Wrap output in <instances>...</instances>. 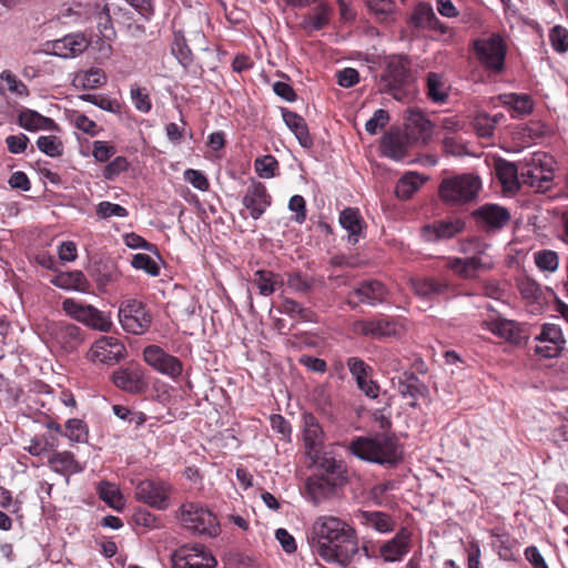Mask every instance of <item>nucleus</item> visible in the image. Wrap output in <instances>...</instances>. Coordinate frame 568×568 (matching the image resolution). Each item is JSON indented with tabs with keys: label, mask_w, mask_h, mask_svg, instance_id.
I'll list each match as a JSON object with an SVG mask.
<instances>
[{
	"label": "nucleus",
	"mask_w": 568,
	"mask_h": 568,
	"mask_svg": "<svg viewBox=\"0 0 568 568\" xmlns=\"http://www.w3.org/2000/svg\"><path fill=\"white\" fill-rule=\"evenodd\" d=\"M518 290L523 298L534 302L541 295L540 286L530 278H523L518 282Z\"/></svg>",
	"instance_id": "obj_64"
},
{
	"label": "nucleus",
	"mask_w": 568,
	"mask_h": 568,
	"mask_svg": "<svg viewBox=\"0 0 568 568\" xmlns=\"http://www.w3.org/2000/svg\"><path fill=\"white\" fill-rule=\"evenodd\" d=\"M342 483L328 478L325 475H313L306 480V491L314 504H320L329 495H332L337 486Z\"/></svg>",
	"instance_id": "obj_29"
},
{
	"label": "nucleus",
	"mask_w": 568,
	"mask_h": 568,
	"mask_svg": "<svg viewBox=\"0 0 568 568\" xmlns=\"http://www.w3.org/2000/svg\"><path fill=\"white\" fill-rule=\"evenodd\" d=\"M116 17L122 9L110 6L108 3L94 2V3H78L73 8L69 9L70 14H77L78 17L84 16L88 20H94L98 24L99 31L104 39H112L115 36V31L112 26V16Z\"/></svg>",
	"instance_id": "obj_11"
},
{
	"label": "nucleus",
	"mask_w": 568,
	"mask_h": 568,
	"mask_svg": "<svg viewBox=\"0 0 568 568\" xmlns=\"http://www.w3.org/2000/svg\"><path fill=\"white\" fill-rule=\"evenodd\" d=\"M38 149L44 154L55 158L62 154L63 145L59 138L54 135H41L37 140Z\"/></svg>",
	"instance_id": "obj_56"
},
{
	"label": "nucleus",
	"mask_w": 568,
	"mask_h": 568,
	"mask_svg": "<svg viewBox=\"0 0 568 568\" xmlns=\"http://www.w3.org/2000/svg\"><path fill=\"white\" fill-rule=\"evenodd\" d=\"M278 311L296 322H316V315L311 308L303 307L300 303L291 298H285L278 306Z\"/></svg>",
	"instance_id": "obj_43"
},
{
	"label": "nucleus",
	"mask_w": 568,
	"mask_h": 568,
	"mask_svg": "<svg viewBox=\"0 0 568 568\" xmlns=\"http://www.w3.org/2000/svg\"><path fill=\"white\" fill-rule=\"evenodd\" d=\"M549 40L554 50L558 53L568 51V30L561 26H555L549 31Z\"/></svg>",
	"instance_id": "obj_60"
},
{
	"label": "nucleus",
	"mask_w": 568,
	"mask_h": 568,
	"mask_svg": "<svg viewBox=\"0 0 568 568\" xmlns=\"http://www.w3.org/2000/svg\"><path fill=\"white\" fill-rule=\"evenodd\" d=\"M173 493L174 487L160 478L140 480L134 490L136 500L156 510H166L171 507Z\"/></svg>",
	"instance_id": "obj_10"
},
{
	"label": "nucleus",
	"mask_w": 568,
	"mask_h": 568,
	"mask_svg": "<svg viewBox=\"0 0 568 568\" xmlns=\"http://www.w3.org/2000/svg\"><path fill=\"white\" fill-rule=\"evenodd\" d=\"M332 16V8L329 4L321 1L307 16V24L314 30H321L328 24Z\"/></svg>",
	"instance_id": "obj_51"
},
{
	"label": "nucleus",
	"mask_w": 568,
	"mask_h": 568,
	"mask_svg": "<svg viewBox=\"0 0 568 568\" xmlns=\"http://www.w3.org/2000/svg\"><path fill=\"white\" fill-rule=\"evenodd\" d=\"M58 447V439L52 435H37L29 440L24 449L32 456H43Z\"/></svg>",
	"instance_id": "obj_47"
},
{
	"label": "nucleus",
	"mask_w": 568,
	"mask_h": 568,
	"mask_svg": "<svg viewBox=\"0 0 568 568\" xmlns=\"http://www.w3.org/2000/svg\"><path fill=\"white\" fill-rule=\"evenodd\" d=\"M471 216L478 227L487 233L503 230L510 221V212L505 206L485 203L477 207Z\"/></svg>",
	"instance_id": "obj_16"
},
{
	"label": "nucleus",
	"mask_w": 568,
	"mask_h": 568,
	"mask_svg": "<svg viewBox=\"0 0 568 568\" xmlns=\"http://www.w3.org/2000/svg\"><path fill=\"white\" fill-rule=\"evenodd\" d=\"M534 260L537 267L541 272L554 273L559 266V256L555 251L540 250L534 254Z\"/></svg>",
	"instance_id": "obj_52"
},
{
	"label": "nucleus",
	"mask_w": 568,
	"mask_h": 568,
	"mask_svg": "<svg viewBox=\"0 0 568 568\" xmlns=\"http://www.w3.org/2000/svg\"><path fill=\"white\" fill-rule=\"evenodd\" d=\"M397 389L402 397L412 398V402L408 403L412 407H415L417 398L424 396L427 392L424 383L413 373L405 374L404 378L399 379Z\"/></svg>",
	"instance_id": "obj_39"
},
{
	"label": "nucleus",
	"mask_w": 568,
	"mask_h": 568,
	"mask_svg": "<svg viewBox=\"0 0 568 568\" xmlns=\"http://www.w3.org/2000/svg\"><path fill=\"white\" fill-rule=\"evenodd\" d=\"M487 328L496 336L501 337L513 344L519 345L526 338L524 331L518 323L497 318L487 323Z\"/></svg>",
	"instance_id": "obj_30"
},
{
	"label": "nucleus",
	"mask_w": 568,
	"mask_h": 568,
	"mask_svg": "<svg viewBox=\"0 0 568 568\" xmlns=\"http://www.w3.org/2000/svg\"><path fill=\"white\" fill-rule=\"evenodd\" d=\"M409 286L416 296L425 300L443 296L450 292V285L446 280L434 277H413L409 280Z\"/></svg>",
	"instance_id": "obj_27"
},
{
	"label": "nucleus",
	"mask_w": 568,
	"mask_h": 568,
	"mask_svg": "<svg viewBox=\"0 0 568 568\" xmlns=\"http://www.w3.org/2000/svg\"><path fill=\"white\" fill-rule=\"evenodd\" d=\"M88 38L81 33H70L61 39H57L49 43V49L52 54L70 59L80 55L89 47Z\"/></svg>",
	"instance_id": "obj_25"
},
{
	"label": "nucleus",
	"mask_w": 568,
	"mask_h": 568,
	"mask_svg": "<svg viewBox=\"0 0 568 568\" xmlns=\"http://www.w3.org/2000/svg\"><path fill=\"white\" fill-rule=\"evenodd\" d=\"M412 534L402 527L396 535L379 546V555L387 562L400 561L410 550Z\"/></svg>",
	"instance_id": "obj_23"
},
{
	"label": "nucleus",
	"mask_w": 568,
	"mask_h": 568,
	"mask_svg": "<svg viewBox=\"0 0 568 568\" xmlns=\"http://www.w3.org/2000/svg\"><path fill=\"white\" fill-rule=\"evenodd\" d=\"M283 120L287 128L294 133L300 144L303 148H310L313 144V140L310 135L305 120L293 111H283Z\"/></svg>",
	"instance_id": "obj_38"
},
{
	"label": "nucleus",
	"mask_w": 568,
	"mask_h": 568,
	"mask_svg": "<svg viewBox=\"0 0 568 568\" xmlns=\"http://www.w3.org/2000/svg\"><path fill=\"white\" fill-rule=\"evenodd\" d=\"M242 203L253 220H258L272 204V196L266 186L258 181H252L247 186Z\"/></svg>",
	"instance_id": "obj_22"
},
{
	"label": "nucleus",
	"mask_w": 568,
	"mask_h": 568,
	"mask_svg": "<svg viewBox=\"0 0 568 568\" xmlns=\"http://www.w3.org/2000/svg\"><path fill=\"white\" fill-rule=\"evenodd\" d=\"M412 19L415 26L420 28L427 29L428 26L438 24V18L436 17L432 6L428 3H419L414 10Z\"/></svg>",
	"instance_id": "obj_53"
},
{
	"label": "nucleus",
	"mask_w": 568,
	"mask_h": 568,
	"mask_svg": "<svg viewBox=\"0 0 568 568\" xmlns=\"http://www.w3.org/2000/svg\"><path fill=\"white\" fill-rule=\"evenodd\" d=\"M320 464L321 469L323 473L320 475L328 476V478H332L334 480H337L338 483H344V465L341 460L335 459L334 457L324 456L321 457L316 462Z\"/></svg>",
	"instance_id": "obj_50"
},
{
	"label": "nucleus",
	"mask_w": 568,
	"mask_h": 568,
	"mask_svg": "<svg viewBox=\"0 0 568 568\" xmlns=\"http://www.w3.org/2000/svg\"><path fill=\"white\" fill-rule=\"evenodd\" d=\"M352 331L357 335L382 339L385 337L400 335L403 326L394 320L379 316L354 322L352 325Z\"/></svg>",
	"instance_id": "obj_17"
},
{
	"label": "nucleus",
	"mask_w": 568,
	"mask_h": 568,
	"mask_svg": "<svg viewBox=\"0 0 568 568\" xmlns=\"http://www.w3.org/2000/svg\"><path fill=\"white\" fill-rule=\"evenodd\" d=\"M143 357L144 361L156 372L166 375L172 379H178L183 372L181 361L178 357L168 354L156 345L146 346L143 351Z\"/></svg>",
	"instance_id": "obj_20"
},
{
	"label": "nucleus",
	"mask_w": 568,
	"mask_h": 568,
	"mask_svg": "<svg viewBox=\"0 0 568 568\" xmlns=\"http://www.w3.org/2000/svg\"><path fill=\"white\" fill-rule=\"evenodd\" d=\"M490 536L493 538L491 545L497 549L498 556L504 559L508 560L511 558V541L509 536L500 530H491Z\"/></svg>",
	"instance_id": "obj_55"
},
{
	"label": "nucleus",
	"mask_w": 568,
	"mask_h": 568,
	"mask_svg": "<svg viewBox=\"0 0 568 568\" xmlns=\"http://www.w3.org/2000/svg\"><path fill=\"white\" fill-rule=\"evenodd\" d=\"M536 355L542 358H555L562 352L566 339L561 328L552 323H545L534 338Z\"/></svg>",
	"instance_id": "obj_15"
},
{
	"label": "nucleus",
	"mask_w": 568,
	"mask_h": 568,
	"mask_svg": "<svg viewBox=\"0 0 568 568\" xmlns=\"http://www.w3.org/2000/svg\"><path fill=\"white\" fill-rule=\"evenodd\" d=\"M349 450L363 460L381 465H395L402 456L395 437L386 434L357 437L349 444Z\"/></svg>",
	"instance_id": "obj_3"
},
{
	"label": "nucleus",
	"mask_w": 568,
	"mask_h": 568,
	"mask_svg": "<svg viewBox=\"0 0 568 568\" xmlns=\"http://www.w3.org/2000/svg\"><path fill=\"white\" fill-rule=\"evenodd\" d=\"M498 99L504 106L514 112L513 118L528 115L534 110V102L528 94L505 93L500 94Z\"/></svg>",
	"instance_id": "obj_37"
},
{
	"label": "nucleus",
	"mask_w": 568,
	"mask_h": 568,
	"mask_svg": "<svg viewBox=\"0 0 568 568\" xmlns=\"http://www.w3.org/2000/svg\"><path fill=\"white\" fill-rule=\"evenodd\" d=\"M383 154L399 161L406 155V146L403 139L395 134H387L382 140Z\"/></svg>",
	"instance_id": "obj_48"
},
{
	"label": "nucleus",
	"mask_w": 568,
	"mask_h": 568,
	"mask_svg": "<svg viewBox=\"0 0 568 568\" xmlns=\"http://www.w3.org/2000/svg\"><path fill=\"white\" fill-rule=\"evenodd\" d=\"M465 229V223L459 217L436 220L420 227V239L426 243H439L448 241Z\"/></svg>",
	"instance_id": "obj_18"
},
{
	"label": "nucleus",
	"mask_w": 568,
	"mask_h": 568,
	"mask_svg": "<svg viewBox=\"0 0 568 568\" xmlns=\"http://www.w3.org/2000/svg\"><path fill=\"white\" fill-rule=\"evenodd\" d=\"M427 95L435 103H444L448 98L449 84L440 73L429 72L426 78Z\"/></svg>",
	"instance_id": "obj_41"
},
{
	"label": "nucleus",
	"mask_w": 568,
	"mask_h": 568,
	"mask_svg": "<svg viewBox=\"0 0 568 568\" xmlns=\"http://www.w3.org/2000/svg\"><path fill=\"white\" fill-rule=\"evenodd\" d=\"M173 568H215L216 559L203 546L184 545L171 557Z\"/></svg>",
	"instance_id": "obj_14"
},
{
	"label": "nucleus",
	"mask_w": 568,
	"mask_h": 568,
	"mask_svg": "<svg viewBox=\"0 0 568 568\" xmlns=\"http://www.w3.org/2000/svg\"><path fill=\"white\" fill-rule=\"evenodd\" d=\"M357 518L359 523L379 534H388L395 529L396 521L386 513L362 510Z\"/></svg>",
	"instance_id": "obj_32"
},
{
	"label": "nucleus",
	"mask_w": 568,
	"mask_h": 568,
	"mask_svg": "<svg viewBox=\"0 0 568 568\" xmlns=\"http://www.w3.org/2000/svg\"><path fill=\"white\" fill-rule=\"evenodd\" d=\"M125 355V346L115 337L102 336L91 346L88 358L94 363L114 365Z\"/></svg>",
	"instance_id": "obj_21"
},
{
	"label": "nucleus",
	"mask_w": 568,
	"mask_h": 568,
	"mask_svg": "<svg viewBox=\"0 0 568 568\" xmlns=\"http://www.w3.org/2000/svg\"><path fill=\"white\" fill-rule=\"evenodd\" d=\"M131 264L134 268L142 270L151 276H156L160 273L156 262L144 253L134 254Z\"/></svg>",
	"instance_id": "obj_61"
},
{
	"label": "nucleus",
	"mask_w": 568,
	"mask_h": 568,
	"mask_svg": "<svg viewBox=\"0 0 568 568\" xmlns=\"http://www.w3.org/2000/svg\"><path fill=\"white\" fill-rule=\"evenodd\" d=\"M18 124L27 131H54L57 124L51 118H47L31 109H22L18 114Z\"/></svg>",
	"instance_id": "obj_33"
},
{
	"label": "nucleus",
	"mask_w": 568,
	"mask_h": 568,
	"mask_svg": "<svg viewBox=\"0 0 568 568\" xmlns=\"http://www.w3.org/2000/svg\"><path fill=\"white\" fill-rule=\"evenodd\" d=\"M0 79L7 83L8 90L19 97H27L29 90L27 85L19 80L12 72L4 70L0 74Z\"/></svg>",
	"instance_id": "obj_62"
},
{
	"label": "nucleus",
	"mask_w": 568,
	"mask_h": 568,
	"mask_svg": "<svg viewBox=\"0 0 568 568\" xmlns=\"http://www.w3.org/2000/svg\"><path fill=\"white\" fill-rule=\"evenodd\" d=\"M407 136L416 142L427 143L433 135V123L418 109H409L405 116Z\"/></svg>",
	"instance_id": "obj_26"
},
{
	"label": "nucleus",
	"mask_w": 568,
	"mask_h": 568,
	"mask_svg": "<svg viewBox=\"0 0 568 568\" xmlns=\"http://www.w3.org/2000/svg\"><path fill=\"white\" fill-rule=\"evenodd\" d=\"M41 335L50 348L63 354L75 352L84 342V332L79 326L64 321H47Z\"/></svg>",
	"instance_id": "obj_7"
},
{
	"label": "nucleus",
	"mask_w": 568,
	"mask_h": 568,
	"mask_svg": "<svg viewBox=\"0 0 568 568\" xmlns=\"http://www.w3.org/2000/svg\"><path fill=\"white\" fill-rule=\"evenodd\" d=\"M51 283L65 291L84 292L88 287V281L81 271H71L55 275Z\"/></svg>",
	"instance_id": "obj_42"
},
{
	"label": "nucleus",
	"mask_w": 568,
	"mask_h": 568,
	"mask_svg": "<svg viewBox=\"0 0 568 568\" xmlns=\"http://www.w3.org/2000/svg\"><path fill=\"white\" fill-rule=\"evenodd\" d=\"M50 468L61 475H73L82 471V466L71 452H54L48 459Z\"/></svg>",
	"instance_id": "obj_36"
},
{
	"label": "nucleus",
	"mask_w": 568,
	"mask_h": 568,
	"mask_svg": "<svg viewBox=\"0 0 568 568\" xmlns=\"http://www.w3.org/2000/svg\"><path fill=\"white\" fill-rule=\"evenodd\" d=\"M554 158L545 152H535L520 160V176L524 185L536 192H546L551 187L555 170Z\"/></svg>",
	"instance_id": "obj_5"
},
{
	"label": "nucleus",
	"mask_w": 568,
	"mask_h": 568,
	"mask_svg": "<svg viewBox=\"0 0 568 568\" xmlns=\"http://www.w3.org/2000/svg\"><path fill=\"white\" fill-rule=\"evenodd\" d=\"M62 310L72 320L99 332L108 333L113 326L108 313L74 298H65L62 302Z\"/></svg>",
	"instance_id": "obj_8"
},
{
	"label": "nucleus",
	"mask_w": 568,
	"mask_h": 568,
	"mask_svg": "<svg viewBox=\"0 0 568 568\" xmlns=\"http://www.w3.org/2000/svg\"><path fill=\"white\" fill-rule=\"evenodd\" d=\"M312 555L326 564L346 566L358 550L355 528L334 515L317 516L305 532Z\"/></svg>",
	"instance_id": "obj_1"
},
{
	"label": "nucleus",
	"mask_w": 568,
	"mask_h": 568,
	"mask_svg": "<svg viewBox=\"0 0 568 568\" xmlns=\"http://www.w3.org/2000/svg\"><path fill=\"white\" fill-rule=\"evenodd\" d=\"M496 174L507 192H516L524 185L520 176V162L518 164L500 161L496 164Z\"/></svg>",
	"instance_id": "obj_34"
},
{
	"label": "nucleus",
	"mask_w": 568,
	"mask_h": 568,
	"mask_svg": "<svg viewBox=\"0 0 568 568\" xmlns=\"http://www.w3.org/2000/svg\"><path fill=\"white\" fill-rule=\"evenodd\" d=\"M119 320L124 331L140 335L151 326V315L143 303L136 300H128L120 305Z\"/></svg>",
	"instance_id": "obj_12"
},
{
	"label": "nucleus",
	"mask_w": 568,
	"mask_h": 568,
	"mask_svg": "<svg viewBox=\"0 0 568 568\" xmlns=\"http://www.w3.org/2000/svg\"><path fill=\"white\" fill-rule=\"evenodd\" d=\"M490 244L479 237L463 241L459 252L465 257L449 256L446 258V267L463 280H474L479 273L494 267V260L488 253Z\"/></svg>",
	"instance_id": "obj_2"
},
{
	"label": "nucleus",
	"mask_w": 568,
	"mask_h": 568,
	"mask_svg": "<svg viewBox=\"0 0 568 568\" xmlns=\"http://www.w3.org/2000/svg\"><path fill=\"white\" fill-rule=\"evenodd\" d=\"M63 436L72 443H87L89 438V428L82 419L71 418L68 419L64 425Z\"/></svg>",
	"instance_id": "obj_49"
},
{
	"label": "nucleus",
	"mask_w": 568,
	"mask_h": 568,
	"mask_svg": "<svg viewBox=\"0 0 568 568\" xmlns=\"http://www.w3.org/2000/svg\"><path fill=\"white\" fill-rule=\"evenodd\" d=\"M353 295L357 297L359 303L376 305L385 301L387 290L378 281H367L355 288Z\"/></svg>",
	"instance_id": "obj_35"
},
{
	"label": "nucleus",
	"mask_w": 568,
	"mask_h": 568,
	"mask_svg": "<svg viewBox=\"0 0 568 568\" xmlns=\"http://www.w3.org/2000/svg\"><path fill=\"white\" fill-rule=\"evenodd\" d=\"M357 387L369 398H377L379 386L371 378L372 367L359 357H349L346 362Z\"/></svg>",
	"instance_id": "obj_24"
},
{
	"label": "nucleus",
	"mask_w": 568,
	"mask_h": 568,
	"mask_svg": "<svg viewBox=\"0 0 568 568\" xmlns=\"http://www.w3.org/2000/svg\"><path fill=\"white\" fill-rule=\"evenodd\" d=\"M302 434L306 456L312 462H317L324 447L325 433L318 419L311 413L302 415Z\"/></svg>",
	"instance_id": "obj_19"
},
{
	"label": "nucleus",
	"mask_w": 568,
	"mask_h": 568,
	"mask_svg": "<svg viewBox=\"0 0 568 568\" xmlns=\"http://www.w3.org/2000/svg\"><path fill=\"white\" fill-rule=\"evenodd\" d=\"M106 82V75L100 68L81 70L73 77L72 84L78 89L93 90Z\"/></svg>",
	"instance_id": "obj_40"
},
{
	"label": "nucleus",
	"mask_w": 568,
	"mask_h": 568,
	"mask_svg": "<svg viewBox=\"0 0 568 568\" xmlns=\"http://www.w3.org/2000/svg\"><path fill=\"white\" fill-rule=\"evenodd\" d=\"M130 97L134 108L142 112L149 113L152 109V101L146 88L132 84L130 89Z\"/></svg>",
	"instance_id": "obj_54"
},
{
	"label": "nucleus",
	"mask_w": 568,
	"mask_h": 568,
	"mask_svg": "<svg viewBox=\"0 0 568 568\" xmlns=\"http://www.w3.org/2000/svg\"><path fill=\"white\" fill-rule=\"evenodd\" d=\"M478 61L488 70L499 73L504 69L506 49L499 36L478 39L474 42Z\"/></svg>",
	"instance_id": "obj_13"
},
{
	"label": "nucleus",
	"mask_w": 568,
	"mask_h": 568,
	"mask_svg": "<svg viewBox=\"0 0 568 568\" xmlns=\"http://www.w3.org/2000/svg\"><path fill=\"white\" fill-rule=\"evenodd\" d=\"M278 162L273 155H264L257 158L254 162V169L258 176L263 179H271L275 175V170Z\"/></svg>",
	"instance_id": "obj_58"
},
{
	"label": "nucleus",
	"mask_w": 568,
	"mask_h": 568,
	"mask_svg": "<svg viewBox=\"0 0 568 568\" xmlns=\"http://www.w3.org/2000/svg\"><path fill=\"white\" fill-rule=\"evenodd\" d=\"M113 383L118 388L131 394H139L146 386L143 371L138 366L125 367L114 372Z\"/></svg>",
	"instance_id": "obj_28"
},
{
	"label": "nucleus",
	"mask_w": 568,
	"mask_h": 568,
	"mask_svg": "<svg viewBox=\"0 0 568 568\" xmlns=\"http://www.w3.org/2000/svg\"><path fill=\"white\" fill-rule=\"evenodd\" d=\"M99 497L111 508L121 511L125 506L124 497L115 484L102 481L98 486Z\"/></svg>",
	"instance_id": "obj_46"
},
{
	"label": "nucleus",
	"mask_w": 568,
	"mask_h": 568,
	"mask_svg": "<svg viewBox=\"0 0 568 568\" xmlns=\"http://www.w3.org/2000/svg\"><path fill=\"white\" fill-rule=\"evenodd\" d=\"M425 181L426 179L416 172H408L404 174L396 184V196L400 200L410 199L412 195L425 183Z\"/></svg>",
	"instance_id": "obj_44"
},
{
	"label": "nucleus",
	"mask_w": 568,
	"mask_h": 568,
	"mask_svg": "<svg viewBox=\"0 0 568 568\" xmlns=\"http://www.w3.org/2000/svg\"><path fill=\"white\" fill-rule=\"evenodd\" d=\"M474 129L480 138H491L496 128V120L485 112H479L473 121Z\"/></svg>",
	"instance_id": "obj_57"
},
{
	"label": "nucleus",
	"mask_w": 568,
	"mask_h": 568,
	"mask_svg": "<svg viewBox=\"0 0 568 568\" xmlns=\"http://www.w3.org/2000/svg\"><path fill=\"white\" fill-rule=\"evenodd\" d=\"M481 189L479 176L464 173L443 179L438 194L447 205H464L475 200Z\"/></svg>",
	"instance_id": "obj_6"
},
{
	"label": "nucleus",
	"mask_w": 568,
	"mask_h": 568,
	"mask_svg": "<svg viewBox=\"0 0 568 568\" xmlns=\"http://www.w3.org/2000/svg\"><path fill=\"white\" fill-rule=\"evenodd\" d=\"M97 215L100 219H109V217H126L129 215L128 210L116 203H112L109 201H102L97 205Z\"/></svg>",
	"instance_id": "obj_59"
},
{
	"label": "nucleus",
	"mask_w": 568,
	"mask_h": 568,
	"mask_svg": "<svg viewBox=\"0 0 568 568\" xmlns=\"http://www.w3.org/2000/svg\"><path fill=\"white\" fill-rule=\"evenodd\" d=\"M81 99L84 101H88L100 109L111 112V113H118L120 111V104L118 101L112 100L104 95H97V94H84L81 95Z\"/></svg>",
	"instance_id": "obj_63"
},
{
	"label": "nucleus",
	"mask_w": 568,
	"mask_h": 568,
	"mask_svg": "<svg viewBox=\"0 0 568 568\" xmlns=\"http://www.w3.org/2000/svg\"><path fill=\"white\" fill-rule=\"evenodd\" d=\"M253 283L261 295L270 296L282 285L283 282L280 275L271 271L258 270L254 273Z\"/></svg>",
	"instance_id": "obj_45"
},
{
	"label": "nucleus",
	"mask_w": 568,
	"mask_h": 568,
	"mask_svg": "<svg viewBox=\"0 0 568 568\" xmlns=\"http://www.w3.org/2000/svg\"><path fill=\"white\" fill-rule=\"evenodd\" d=\"M339 224L348 234V242L356 244L363 234L365 222L357 209L347 207L339 214Z\"/></svg>",
	"instance_id": "obj_31"
},
{
	"label": "nucleus",
	"mask_w": 568,
	"mask_h": 568,
	"mask_svg": "<svg viewBox=\"0 0 568 568\" xmlns=\"http://www.w3.org/2000/svg\"><path fill=\"white\" fill-rule=\"evenodd\" d=\"M412 80L410 60L404 54H392L384 59L383 70L377 80L381 93L392 95L397 101L407 97V88Z\"/></svg>",
	"instance_id": "obj_4"
},
{
	"label": "nucleus",
	"mask_w": 568,
	"mask_h": 568,
	"mask_svg": "<svg viewBox=\"0 0 568 568\" xmlns=\"http://www.w3.org/2000/svg\"><path fill=\"white\" fill-rule=\"evenodd\" d=\"M181 521L187 530L200 536L216 537L221 531L216 516L194 503L181 506Z\"/></svg>",
	"instance_id": "obj_9"
}]
</instances>
